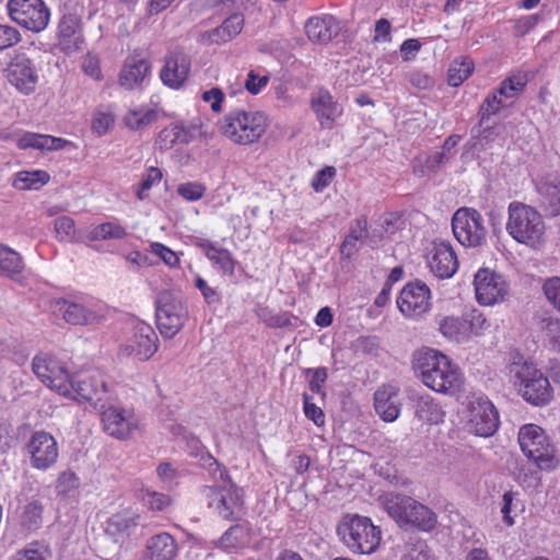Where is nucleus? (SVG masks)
<instances>
[{
    "label": "nucleus",
    "mask_w": 560,
    "mask_h": 560,
    "mask_svg": "<svg viewBox=\"0 0 560 560\" xmlns=\"http://www.w3.org/2000/svg\"><path fill=\"white\" fill-rule=\"evenodd\" d=\"M505 229L513 240L532 248L538 247L545 240L542 215L534 207L520 201L509 205Z\"/></svg>",
    "instance_id": "obj_2"
},
{
    "label": "nucleus",
    "mask_w": 560,
    "mask_h": 560,
    "mask_svg": "<svg viewBox=\"0 0 560 560\" xmlns=\"http://www.w3.org/2000/svg\"><path fill=\"white\" fill-rule=\"evenodd\" d=\"M374 407L384 421H395L400 413L398 388L392 385L380 387L374 394Z\"/></svg>",
    "instance_id": "obj_24"
},
{
    "label": "nucleus",
    "mask_w": 560,
    "mask_h": 560,
    "mask_svg": "<svg viewBox=\"0 0 560 560\" xmlns=\"http://www.w3.org/2000/svg\"><path fill=\"white\" fill-rule=\"evenodd\" d=\"M177 551L174 537L168 533H160L147 540L143 560H173Z\"/></svg>",
    "instance_id": "obj_25"
},
{
    "label": "nucleus",
    "mask_w": 560,
    "mask_h": 560,
    "mask_svg": "<svg viewBox=\"0 0 560 560\" xmlns=\"http://www.w3.org/2000/svg\"><path fill=\"white\" fill-rule=\"evenodd\" d=\"M509 371L527 401L533 405H545L551 399L552 390L548 378L533 363L515 361L509 366Z\"/></svg>",
    "instance_id": "obj_6"
},
{
    "label": "nucleus",
    "mask_w": 560,
    "mask_h": 560,
    "mask_svg": "<svg viewBox=\"0 0 560 560\" xmlns=\"http://www.w3.org/2000/svg\"><path fill=\"white\" fill-rule=\"evenodd\" d=\"M150 252L161 258L163 262L171 268L178 267L179 265L178 255L162 243L152 242L150 244Z\"/></svg>",
    "instance_id": "obj_52"
},
{
    "label": "nucleus",
    "mask_w": 560,
    "mask_h": 560,
    "mask_svg": "<svg viewBox=\"0 0 560 560\" xmlns=\"http://www.w3.org/2000/svg\"><path fill=\"white\" fill-rule=\"evenodd\" d=\"M137 518L135 513L127 510L115 513L105 522L104 532L113 541L122 542L137 526Z\"/></svg>",
    "instance_id": "obj_32"
},
{
    "label": "nucleus",
    "mask_w": 560,
    "mask_h": 560,
    "mask_svg": "<svg viewBox=\"0 0 560 560\" xmlns=\"http://www.w3.org/2000/svg\"><path fill=\"white\" fill-rule=\"evenodd\" d=\"M151 65L145 59L129 57L126 59L119 74V83L127 90L139 86L149 75Z\"/></svg>",
    "instance_id": "obj_33"
},
{
    "label": "nucleus",
    "mask_w": 560,
    "mask_h": 560,
    "mask_svg": "<svg viewBox=\"0 0 560 560\" xmlns=\"http://www.w3.org/2000/svg\"><path fill=\"white\" fill-rule=\"evenodd\" d=\"M48 550L38 541L28 544L25 548L16 551L12 560H47Z\"/></svg>",
    "instance_id": "obj_48"
},
{
    "label": "nucleus",
    "mask_w": 560,
    "mask_h": 560,
    "mask_svg": "<svg viewBox=\"0 0 560 560\" xmlns=\"http://www.w3.org/2000/svg\"><path fill=\"white\" fill-rule=\"evenodd\" d=\"M67 393L62 396L79 402L86 401L94 408H104V397L106 395V384L98 373H79L71 375L67 384Z\"/></svg>",
    "instance_id": "obj_12"
},
{
    "label": "nucleus",
    "mask_w": 560,
    "mask_h": 560,
    "mask_svg": "<svg viewBox=\"0 0 560 560\" xmlns=\"http://www.w3.org/2000/svg\"><path fill=\"white\" fill-rule=\"evenodd\" d=\"M311 108L322 129H332L338 118L342 115V107L326 90L313 93Z\"/></svg>",
    "instance_id": "obj_22"
},
{
    "label": "nucleus",
    "mask_w": 560,
    "mask_h": 560,
    "mask_svg": "<svg viewBox=\"0 0 560 560\" xmlns=\"http://www.w3.org/2000/svg\"><path fill=\"white\" fill-rule=\"evenodd\" d=\"M527 83L525 74H515L502 81L498 94L505 98H512L521 93Z\"/></svg>",
    "instance_id": "obj_47"
},
{
    "label": "nucleus",
    "mask_w": 560,
    "mask_h": 560,
    "mask_svg": "<svg viewBox=\"0 0 560 560\" xmlns=\"http://www.w3.org/2000/svg\"><path fill=\"white\" fill-rule=\"evenodd\" d=\"M438 326L441 335L451 341L460 343L469 338L468 320L463 317L454 315L442 316L438 320Z\"/></svg>",
    "instance_id": "obj_35"
},
{
    "label": "nucleus",
    "mask_w": 560,
    "mask_h": 560,
    "mask_svg": "<svg viewBox=\"0 0 560 560\" xmlns=\"http://www.w3.org/2000/svg\"><path fill=\"white\" fill-rule=\"evenodd\" d=\"M67 143L68 141L62 138L33 132H25L18 139V147L20 149L33 148L37 150L56 151L62 149Z\"/></svg>",
    "instance_id": "obj_36"
},
{
    "label": "nucleus",
    "mask_w": 560,
    "mask_h": 560,
    "mask_svg": "<svg viewBox=\"0 0 560 560\" xmlns=\"http://www.w3.org/2000/svg\"><path fill=\"white\" fill-rule=\"evenodd\" d=\"M195 287L201 292L207 304L211 305L220 301L218 291L211 288L208 282L197 275L194 280Z\"/></svg>",
    "instance_id": "obj_62"
},
{
    "label": "nucleus",
    "mask_w": 560,
    "mask_h": 560,
    "mask_svg": "<svg viewBox=\"0 0 560 560\" xmlns=\"http://www.w3.org/2000/svg\"><path fill=\"white\" fill-rule=\"evenodd\" d=\"M541 329L552 348L556 351H560V319L552 317L544 318L541 320Z\"/></svg>",
    "instance_id": "obj_51"
},
{
    "label": "nucleus",
    "mask_w": 560,
    "mask_h": 560,
    "mask_svg": "<svg viewBox=\"0 0 560 560\" xmlns=\"http://www.w3.org/2000/svg\"><path fill=\"white\" fill-rule=\"evenodd\" d=\"M428 264L432 273L441 279H447L458 269L457 256L448 242L434 241L428 256Z\"/></svg>",
    "instance_id": "obj_20"
},
{
    "label": "nucleus",
    "mask_w": 560,
    "mask_h": 560,
    "mask_svg": "<svg viewBox=\"0 0 560 560\" xmlns=\"http://www.w3.org/2000/svg\"><path fill=\"white\" fill-rule=\"evenodd\" d=\"M156 323L164 338H173L185 325L188 311L183 301L174 292L165 290L156 299Z\"/></svg>",
    "instance_id": "obj_8"
},
{
    "label": "nucleus",
    "mask_w": 560,
    "mask_h": 560,
    "mask_svg": "<svg viewBox=\"0 0 560 560\" xmlns=\"http://www.w3.org/2000/svg\"><path fill=\"white\" fill-rule=\"evenodd\" d=\"M156 119V112L148 107L130 108L125 115V125L131 130H138L151 125Z\"/></svg>",
    "instance_id": "obj_44"
},
{
    "label": "nucleus",
    "mask_w": 560,
    "mask_h": 560,
    "mask_svg": "<svg viewBox=\"0 0 560 560\" xmlns=\"http://www.w3.org/2000/svg\"><path fill=\"white\" fill-rule=\"evenodd\" d=\"M26 454L33 468L47 470L57 462L59 454L57 441L46 431H36L26 444Z\"/></svg>",
    "instance_id": "obj_18"
},
{
    "label": "nucleus",
    "mask_w": 560,
    "mask_h": 560,
    "mask_svg": "<svg viewBox=\"0 0 560 560\" xmlns=\"http://www.w3.org/2000/svg\"><path fill=\"white\" fill-rule=\"evenodd\" d=\"M201 98L203 102L210 104L212 112H222V103L225 98V94L220 88H212L208 91H205L201 95Z\"/></svg>",
    "instance_id": "obj_60"
},
{
    "label": "nucleus",
    "mask_w": 560,
    "mask_h": 560,
    "mask_svg": "<svg viewBox=\"0 0 560 560\" xmlns=\"http://www.w3.org/2000/svg\"><path fill=\"white\" fill-rule=\"evenodd\" d=\"M102 428L109 436L128 441L142 430L141 418L132 410L117 406L100 408Z\"/></svg>",
    "instance_id": "obj_10"
},
{
    "label": "nucleus",
    "mask_w": 560,
    "mask_h": 560,
    "mask_svg": "<svg viewBox=\"0 0 560 560\" xmlns=\"http://www.w3.org/2000/svg\"><path fill=\"white\" fill-rule=\"evenodd\" d=\"M499 427V416L493 404L486 397H474L468 406V431L478 436H491Z\"/></svg>",
    "instance_id": "obj_16"
},
{
    "label": "nucleus",
    "mask_w": 560,
    "mask_h": 560,
    "mask_svg": "<svg viewBox=\"0 0 560 560\" xmlns=\"http://www.w3.org/2000/svg\"><path fill=\"white\" fill-rule=\"evenodd\" d=\"M162 172L160 168L151 166L143 174L142 180L137 189V197L143 200L148 197V191L158 185L162 179Z\"/></svg>",
    "instance_id": "obj_49"
},
{
    "label": "nucleus",
    "mask_w": 560,
    "mask_h": 560,
    "mask_svg": "<svg viewBox=\"0 0 560 560\" xmlns=\"http://www.w3.org/2000/svg\"><path fill=\"white\" fill-rule=\"evenodd\" d=\"M192 135L183 125L172 124L165 127L159 135L158 144L161 150L167 151L176 144L190 142Z\"/></svg>",
    "instance_id": "obj_38"
},
{
    "label": "nucleus",
    "mask_w": 560,
    "mask_h": 560,
    "mask_svg": "<svg viewBox=\"0 0 560 560\" xmlns=\"http://www.w3.org/2000/svg\"><path fill=\"white\" fill-rule=\"evenodd\" d=\"M474 287L476 300L483 306L501 303L509 294V283L504 277L489 268H481L476 272Z\"/></svg>",
    "instance_id": "obj_15"
},
{
    "label": "nucleus",
    "mask_w": 560,
    "mask_h": 560,
    "mask_svg": "<svg viewBox=\"0 0 560 560\" xmlns=\"http://www.w3.org/2000/svg\"><path fill=\"white\" fill-rule=\"evenodd\" d=\"M411 502L417 501L410 497L396 493H386L381 498L383 509L400 527L409 525V518L413 513V511L411 512V508L413 509Z\"/></svg>",
    "instance_id": "obj_28"
},
{
    "label": "nucleus",
    "mask_w": 560,
    "mask_h": 560,
    "mask_svg": "<svg viewBox=\"0 0 560 560\" xmlns=\"http://www.w3.org/2000/svg\"><path fill=\"white\" fill-rule=\"evenodd\" d=\"M206 187L200 183H185L177 187V194L188 201H197L203 197Z\"/></svg>",
    "instance_id": "obj_54"
},
{
    "label": "nucleus",
    "mask_w": 560,
    "mask_h": 560,
    "mask_svg": "<svg viewBox=\"0 0 560 560\" xmlns=\"http://www.w3.org/2000/svg\"><path fill=\"white\" fill-rule=\"evenodd\" d=\"M539 202L548 215L560 214V177L549 175L536 184Z\"/></svg>",
    "instance_id": "obj_26"
},
{
    "label": "nucleus",
    "mask_w": 560,
    "mask_h": 560,
    "mask_svg": "<svg viewBox=\"0 0 560 560\" xmlns=\"http://www.w3.org/2000/svg\"><path fill=\"white\" fill-rule=\"evenodd\" d=\"M32 371L50 389L62 396L71 377L66 366L52 354L40 352L33 358Z\"/></svg>",
    "instance_id": "obj_14"
},
{
    "label": "nucleus",
    "mask_w": 560,
    "mask_h": 560,
    "mask_svg": "<svg viewBox=\"0 0 560 560\" xmlns=\"http://www.w3.org/2000/svg\"><path fill=\"white\" fill-rule=\"evenodd\" d=\"M335 175L336 168L332 166H326L323 170L316 172L311 185L315 191H323L326 187L329 186Z\"/></svg>",
    "instance_id": "obj_57"
},
{
    "label": "nucleus",
    "mask_w": 560,
    "mask_h": 560,
    "mask_svg": "<svg viewBox=\"0 0 560 560\" xmlns=\"http://www.w3.org/2000/svg\"><path fill=\"white\" fill-rule=\"evenodd\" d=\"M396 303L406 318L420 320L432 308V293L424 282H409L401 289Z\"/></svg>",
    "instance_id": "obj_13"
},
{
    "label": "nucleus",
    "mask_w": 560,
    "mask_h": 560,
    "mask_svg": "<svg viewBox=\"0 0 560 560\" xmlns=\"http://www.w3.org/2000/svg\"><path fill=\"white\" fill-rule=\"evenodd\" d=\"M268 81L269 78L267 75H258L252 70L247 73L243 84L250 94L256 95L268 84Z\"/></svg>",
    "instance_id": "obj_61"
},
{
    "label": "nucleus",
    "mask_w": 560,
    "mask_h": 560,
    "mask_svg": "<svg viewBox=\"0 0 560 560\" xmlns=\"http://www.w3.org/2000/svg\"><path fill=\"white\" fill-rule=\"evenodd\" d=\"M211 486L202 490L208 508L224 520L237 517L243 509V491L230 478L225 468L215 463Z\"/></svg>",
    "instance_id": "obj_3"
},
{
    "label": "nucleus",
    "mask_w": 560,
    "mask_h": 560,
    "mask_svg": "<svg viewBox=\"0 0 560 560\" xmlns=\"http://www.w3.org/2000/svg\"><path fill=\"white\" fill-rule=\"evenodd\" d=\"M337 533L352 552L370 555L381 542L380 528L365 516H346L338 525Z\"/></svg>",
    "instance_id": "obj_5"
},
{
    "label": "nucleus",
    "mask_w": 560,
    "mask_h": 560,
    "mask_svg": "<svg viewBox=\"0 0 560 560\" xmlns=\"http://www.w3.org/2000/svg\"><path fill=\"white\" fill-rule=\"evenodd\" d=\"M65 320L72 325H95L106 319L103 307L88 308L82 304L63 301L60 306Z\"/></svg>",
    "instance_id": "obj_23"
},
{
    "label": "nucleus",
    "mask_w": 560,
    "mask_h": 560,
    "mask_svg": "<svg viewBox=\"0 0 560 560\" xmlns=\"http://www.w3.org/2000/svg\"><path fill=\"white\" fill-rule=\"evenodd\" d=\"M475 68L471 59L468 57H460L455 59L447 73V82L451 86H459L466 79L470 77Z\"/></svg>",
    "instance_id": "obj_43"
},
{
    "label": "nucleus",
    "mask_w": 560,
    "mask_h": 560,
    "mask_svg": "<svg viewBox=\"0 0 560 560\" xmlns=\"http://www.w3.org/2000/svg\"><path fill=\"white\" fill-rule=\"evenodd\" d=\"M159 349V338L153 327L142 320H137L132 334L122 347V352L140 361L152 358Z\"/></svg>",
    "instance_id": "obj_19"
},
{
    "label": "nucleus",
    "mask_w": 560,
    "mask_h": 560,
    "mask_svg": "<svg viewBox=\"0 0 560 560\" xmlns=\"http://www.w3.org/2000/svg\"><path fill=\"white\" fill-rule=\"evenodd\" d=\"M44 506L37 500L27 502L19 516V523L23 530L32 533L40 528L43 524Z\"/></svg>",
    "instance_id": "obj_39"
},
{
    "label": "nucleus",
    "mask_w": 560,
    "mask_h": 560,
    "mask_svg": "<svg viewBox=\"0 0 560 560\" xmlns=\"http://www.w3.org/2000/svg\"><path fill=\"white\" fill-rule=\"evenodd\" d=\"M114 121V115L109 109L98 108L92 118V129L98 136H103L113 127Z\"/></svg>",
    "instance_id": "obj_50"
},
{
    "label": "nucleus",
    "mask_w": 560,
    "mask_h": 560,
    "mask_svg": "<svg viewBox=\"0 0 560 560\" xmlns=\"http://www.w3.org/2000/svg\"><path fill=\"white\" fill-rule=\"evenodd\" d=\"M128 235L127 229L116 221H108L90 228L85 232V243L122 240Z\"/></svg>",
    "instance_id": "obj_37"
},
{
    "label": "nucleus",
    "mask_w": 560,
    "mask_h": 560,
    "mask_svg": "<svg viewBox=\"0 0 560 560\" xmlns=\"http://www.w3.org/2000/svg\"><path fill=\"white\" fill-rule=\"evenodd\" d=\"M143 500L151 510L155 511H162L171 503V499L166 494L154 491H148Z\"/></svg>",
    "instance_id": "obj_63"
},
{
    "label": "nucleus",
    "mask_w": 560,
    "mask_h": 560,
    "mask_svg": "<svg viewBox=\"0 0 560 560\" xmlns=\"http://www.w3.org/2000/svg\"><path fill=\"white\" fill-rule=\"evenodd\" d=\"M189 72L190 58L183 51H173L166 56L160 78L165 85L179 89L188 79Z\"/></svg>",
    "instance_id": "obj_21"
},
{
    "label": "nucleus",
    "mask_w": 560,
    "mask_h": 560,
    "mask_svg": "<svg viewBox=\"0 0 560 560\" xmlns=\"http://www.w3.org/2000/svg\"><path fill=\"white\" fill-rule=\"evenodd\" d=\"M231 39L222 25L199 35V42L203 45H220Z\"/></svg>",
    "instance_id": "obj_55"
},
{
    "label": "nucleus",
    "mask_w": 560,
    "mask_h": 560,
    "mask_svg": "<svg viewBox=\"0 0 560 560\" xmlns=\"http://www.w3.org/2000/svg\"><path fill=\"white\" fill-rule=\"evenodd\" d=\"M196 245L219 271L229 276L234 275L237 261L233 258L229 249L209 240H199Z\"/></svg>",
    "instance_id": "obj_30"
},
{
    "label": "nucleus",
    "mask_w": 560,
    "mask_h": 560,
    "mask_svg": "<svg viewBox=\"0 0 560 560\" xmlns=\"http://www.w3.org/2000/svg\"><path fill=\"white\" fill-rule=\"evenodd\" d=\"M411 504H413V513L411 518H409V526L417 527L423 532L432 530L438 523L436 514L420 502H411Z\"/></svg>",
    "instance_id": "obj_40"
},
{
    "label": "nucleus",
    "mask_w": 560,
    "mask_h": 560,
    "mask_svg": "<svg viewBox=\"0 0 560 560\" xmlns=\"http://www.w3.org/2000/svg\"><path fill=\"white\" fill-rule=\"evenodd\" d=\"M409 398L415 402L416 416L419 419L431 423L443 420L444 411L430 394L411 390Z\"/></svg>",
    "instance_id": "obj_34"
},
{
    "label": "nucleus",
    "mask_w": 560,
    "mask_h": 560,
    "mask_svg": "<svg viewBox=\"0 0 560 560\" xmlns=\"http://www.w3.org/2000/svg\"><path fill=\"white\" fill-rule=\"evenodd\" d=\"M267 117L261 112L238 109L224 116L221 125L222 133L237 144L257 142L266 132Z\"/></svg>",
    "instance_id": "obj_4"
},
{
    "label": "nucleus",
    "mask_w": 560,
    "mask_h": 560,
    "mask_svg": "<svg viewBox=\"0 0 560 560\" xmlns=\"http://www.w3.org/2000/svg\"><path fill=\"white\" fill-rule=\"evenodd\" d=\"M499 96L500 95L497 92L487 96V98L483 101L479 109L480 124H482L490 116L497 114L503 107L502 98Z\"/></svg>",
    "instance_id": "obj_53"
},
{
    "label": "nucleus",
    "mask_w": 560,
    "mask_h": 560,
    "mask_svg": "<svg viewBox=\"0 0 560 560\" xmlns=\"http://www.w3.org/2000/svg\"><path fill=\"white\" fill-rule=\"evenodd\" d=\"M407 78L409 83L419 90H428L434 85L432 77L418 70L410 71Z\"/></svg>",
    "instance_id": "obj_64"
},
{
    "label": "nucleus",
    "mask_w": 560,
    "mask_h": 560,
    "mask_svg": "<svg viewBox=\"0 0 560 560\" xmlns=\"http://www.w3.org/2000/svg\"><path fill=\"white\" fill-rule=\"evenodd\" d=\"M24 268L22 257L15 250L0 245V273L14 278L19 276Z\"/></svg>",
    "instance_id": "obj_42"
},
{
    "label": "nucleus",
    "mask_w": 560,
    "mask_h": 560,
    "mask_svg": "<svg viewBox=\"0 0 560 560\" xmlns=\"http://www.w3.org/2000/svg\"><path fill=\"white\" fill-rule=\"evenodd\" d=\"M10 19L33 33L46 30L50 21V10L44 0H8Z\"/></svg>",
    "instance_id": "obj_9"
},
{
    "label": "nucleus",
    "mask_w": 560,
    "mask_h": 560,
    "mask_svg": "<svg viewBox=\"0 0 560 560\" xmlns=\"http://www.w3.org/2000/svg\"><path fill=\"white\" fill-rule=\"evenodd\" d=\"M250 541L249 529L243 525L230 527L220 538L219 544L224 550L243 548Z\"/></svg>",
    "instance_id": "obj_41"
},
{
    "label": "nucleus",
    "mask_w": 560,
    "mask_h": 560,
    "mask_svg": "<svg viewBox=\"0 0 560 560\" xmlns=\"http://www.w3.org/2000/svg\"><path fill=\"white\" fill-rule=\"evenodd\" d=\"M518 443L524 455L540 469H555L559 460L555 447L544 430L536 424H526L520 429Z\"/></svg>",
    "instance_id": "obj_7"
},
{
    "label": "nucleus",
    "mask_w": 560,
    "mask_h": 560,
    "mask_svg": "<svg viewBox=\"0 0 560 560\" xmlns=\"http://www.w3.org/2000/svg\"><path fill=\"white\" fill-rule=\"evenodd\" d=\"M413 369L430 389L447 395L459 392L464 377L459 368L434 349H421L413 355Z\"/></svg>",
    "instance_id": "obj_1"
},
{
    "label": "nucleus",
    "mask_w": 560,
    "mask_h": 560,
    "mask_svg": "<svg viewBox=\"0 0 560 560\" xmlns=\"http://www.w3.org/2000/svg\"><path fill=\"white\" fill-rule=\"evenodd\" d=\"M404 560H433L428 545L423 540H418L410 545Z\"/></svg>",
    "instance_id": "obj_58"
},
{
    "label": "nucleus",
    "mask_w": 560,
    "mask_h": 560,
    "mask_svg": "<svg viewBox=\"0 0 560 560\" xmlns=\"http://www.w3.org/2000/svg\"><path fill=\"white\" fill-rule=\"evenodd\" d=\"M452 230L456 240L467 247L480 246L487 238L483 217L472 208H460L454 213Z\"/></svg>",
    "instance_id": "obj_11"
},
{
    "label": "nucleus",
    "mask_w": 560,
    "mask_h": 560,
    "mask_svg": "<svg viewBox=\"0 0 560 560\" xmlns=\"http://www.w3.org/2000/svg\"><path fill=\"white\" fill-rule=\"evenodd\" d=\"M217 4H221L226 12L230 13L221 24L230 38L238 35L244 26L243 12L247 11L256 3V0H215Z\"/></svg>",
    "instance_id": "obj_27"
},
{
    "label": "nucleus",
    "mask_w": 560,
    "mask_h": 560,
    "mask_svg": "<svg viewBox=\"0 0 560 560\" xmlns=\"http://www.w3.org/2000/svg\"><path fill=\"white\" fill-rule=\"evenodd\" d=\"M547 300L560 312V278L548 279L544 284Z\"/></svg>",
    "instance_id": "obj_59"
},
{
    "label": "nucleus",
    "mask_w": 560,
    "mask_h": 560,
    "mask_svg": "<svg viewBox=\"0 0 560 560\" xmlns=\"http://www.w3.org/2000/svg\"><path fill=\"white\" fill-rule=\"evenodd\" d=\"M57 30V36L63 49L78 48L83 39L82 21L77 13H63Z\"/></svg>",
    "instance_id": "obj_29"
},
{
    "label": "nucleus",
    "mask_w": 560,
    "mask_h": 560,
    "mask_svg": "<svg viewBox=\"0 0 560 560\" xmlns=\"http://www.w3.org/2000/svg\"><path fill=\"white\" fill-rule=\"evenodd\" d=\"M57 238L62 242L85 243V232L75 230L74 221L69 217H60L55 221Z\"/></svg>",
    "instance_id": "obj_45"
},
{
    "label": "nucleus",
    "mask_w": 560,
    "mask_h": 560,
    "mask_svg": "<svg viewBox=\"0 0 560 560\" xmlns=\"http://www.w3.org/2000/svg\"><path fill=\"white\" fill-rule=\"evenodd\" d=\"M7 79L21 93L28 95L36 89L38 69L24 51H15L7 68Z\"/></svg>",
    "instance_id": "obj_17"
},
{
    "label": "nucleus",
    "mask_w": 560,
    "mask_h": 560,
    "mask_svg": "<svg viewBox=\"0 0 560 560\" xmlns=\"http://www.w3.org/2000/svg\"><path fill=\"white\" fill-rule=\"evenodd\" d=\"M21 40L20 32L7 24H0V51L16 45Z\"/></svg>",
    "instance_id": "obj_56"
},
{
    "label": "nucleus",
    "mask_w": 560,
    "mask_h": 560,
    "mask_svg": "<svg viewBox=\"0 0 560 560\" xmlns=\"http://www.w3.org/2000/svg\"><path fill=\"white\" fill-rule=\"evenodd\" d=\"M339 31V23L332 15L313 16L305 23V33L315 43H328Z\"/></svg>",
    "instance_id": "obj_31"
},
{
    "label": "nucleus",
    "mask_w": 560,
    "mask_h": 560,
    "mask_svg": "<svg viewBox=\"0 0 560 560\" xmlns=\"http://www.w3.org/2000/svg\"><path fill=\"white\" fill-rule=\"evenodd\" d=\"M49 180V175L45 171H23L16 174L13 186L21 190L38 189Z\"/></svg>",
    "instance_id": "obj_46"
}]
</instances>
